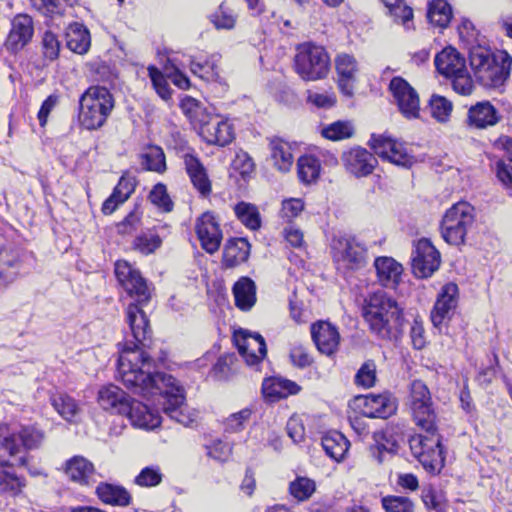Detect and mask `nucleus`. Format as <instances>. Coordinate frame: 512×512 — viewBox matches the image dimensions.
<instances>
[{
  "label": "nucleus",
  "mask_w": 512,
  "mask_h": 512,
  "mask_svg": "<svg viewBox=\"0 0 512 512\" xmlns=\"http://www.w3.org/2000/svg\"><path fill=\"white\" fill-rule=\"evenodd\" d=\"M149 77L156 93L165 101L171 98L172 90L162 72L154 66L148 68Z\"/></svg>",
  "instance_id": "53"
},
{
  "label": "nucleus",
  "mask_w": 512,
  "mask_h": 512,
  "mask_svg": "<svg viewBox=\"0 0 512 512\" xmlns=\"http://www.w3.org/2000/svg\"><path fill=\"white\" fill-rule=\"evenodd\" d=\"M389 89L401 114L407 119H417L420 114V101L416 90L401 77H394L390 81Z\"/></svg>",
  "instance_id": "12"
},
{
  "label": "nucleus",
  "mask_w": 512,
  "mask_h": 512,
  "mask_svg": "<svg viewBox=\"0 0 512 512\" xmlns=\"http://www.w3.org/2000/svg\"><path fill=\"white\" fill-rule=\"evenodd\" d=\"M320 170V162L313 155L301 156L297 161L298 177L305 184L315 182L319 178Z\"/></svg>",
  "instance_id": "38"
},
{
  "label": "nucleus",
  "mask_w": 512,
  "mask_h": 512,
  "mask_svg": "<svg viewBox=\"0 0 512 512\" xmlns=\"http://www.w3.org/2000/svg\"><path fill=\"white\" fill-rule=\"evenodd\" d=\"M207 450L209 457L220 462L227 461L232 453V447L221 440L213 442L211 446L207 447Z\"/></svg>",
  "instance_id": "63"
},
{
  "label": "nucleus",
  "mask_w": 512,
  "mask_h": 512,
  "mask_svg": "<svg viewBox=\"0 0 512 512\" xmlns=\"http://www.w3.org/2000/svg\"><path fill=\"white\" fill-rule=\"evenodd\" d=\"M475 208L465 201L450 207L441 221V235L445 242L453 246L464 245L466 236L475 223Z\"/></svg>",
  "instance_id": "6"
},
{
  "label": "nucleus",
  "mask_w": 512,
  "mask_h": 512,
  "mask_svg": "<svg viewBox=\"0 0 512 512\" xmlns=\"http://www.w3.org/2000/svg\"><path fill=\"white\" fill-rule=\"evenodd\" d=\"M377 380L376 364L373 360L365 361L355 375V384L363 388H371Z\"/></svg>",
  "instance_id": "49"
},
{
  "label": "nucleus",
  "mask_w": 512,
  "mask_h": 512,
  "mask_svg": "<svg viewBox=\"0 0 512 512\" xmlns=\"http://www.w3.org/2000/svg\"><path fill=\"white\" fill-rule=\"evenodd\" d=\"M42 52L47 60L54 61L60 52V41L56 34L46 31L42 36Z\"/></svg>",
  "instance_id": "60"
},
{
  "label": "nucleus",
  "mask_w": 512,
  "mask_h": 512,
  "mask_svg": "<svg viewBox=\"0 0 512 512\" xmlns=\"http://www.w3.org/2000/svg\"><path fill=\"white\" fill-rule=\"evenodd\" d=\"M374 267L379 283L386 288H395L400 282L403 267L392 257H377Z\"/></svg>",
  "instance_id": "27"
},
{
  "label": "nucleus",
  "mask_w": 512,
  "mask_h": 512,
  "mask_svg": "<svg viewBox=\"0 0 512 512\" xmlns=\"http://www.w3.org/2000/svg\"><path fill=\"white\" fill-rule=\"evenodd\" d=\"M142 166L146 170L162 172L165 169V155L160 147H150L142 156Z\"/></svg>",
  "instance_id": "48"
},
{
  "label": "nucleus",
  "mask_w": 512,
  "mask_h": 512,
  "mask_svg": "<svg viewBox=\"0 0 512 512\" xmlns=\"http://www.w3.org/2000/svg\"><path fill=\"white\" fill-rule=\"evenodd\" d=\"M334 261L349 270H359L367 263V249L355 237H334L331 244Z\"/></svg>",
  "instance_id": "10"
},
{
  "label": "nucleus",
  "mask_w": 512,
  "mask_h": 512,
  "mask_svg": "<svg viewBox=\"0 0 512 512\" xmlns=\"http://www.w3.org/2000/svg\"><path fill=\"white\" fill-rule=\"evenodd\" d=\"M369 145L379 157L395 165L408 168L414 163V157L407 151L403 143L387 135L372 134Z\"/></svg>",
  "instance_id": "11"
},
{
  "label": "nucleus",
  "mask_w": 512,
  "mask_h": 512,
  "mask_svg": "<svg viewBox=\"0 0 512 512\" xmlns=\"http://www.w3.org/2000/svg\"><path fill=\"white\" fill-rule=\"evenodd\" d=\"M33 6L47 17L62 16L65 13L67 4L63 0H32Z\"/></svg>",
  "instance_id": "50"
},
{
  "label": "nucleus",
  "mask_w": 512,
  "mask_h": 512,
  "mask_svg": "<svg viewBox=\"0 0 512 512\" xmlns=\"http://www.w3.org/2000/svg\"><path fill=\"white\" fill-rule=\"evenodd\" d=\"M233 339L239 354L244 358L247 365H257L266 356V343L260 334L239 330L234 333Z\"/></svg>",
  "instance_id": "14"
},
{
  "label": "nucleus",
  "mask_w": 512,
  "mask_h": 512,
  "mask_svg": "<svg viewBox=\"0 0 512 512\" xmlns=\"http://www.w3.org/2000/svg\"><path fill=\"white\" fill-rule=\"evenodd\" d=\"M496 173L498 179L504 184H512V157L497 162Z\"/></svg>",
  "instance_id": "64"
},
{
  "label": "nucleus",
  "mask_w": 512,
  "mask_h": 512,
  "mask_svg": "<svg viewBox=\"0 0 512 512\" xmlns=\"http://www.w3.org/2000/svg\"><path fill=\"white\" fill-rule=\"evenodd\" d=\"M162 473L157 466L143 468L135 477V484L141 487H154L161 483Z\"/></svg>",
  "instance_id": "54"
},
{
  "label": "nucleus",
  "mask_w": 512,
  "mask_h": 512,
  "mask_svg": "<svg viewBox=\"0 0 512 512\" xmlns=\"http://www.w3.org/2000/svg\"><path fill=\"white\" fill-rule=\"evenodd\" d=\"M305 203L301 198H289L282 201L280 216L286 222L297 218L304 210Z\"/></svg>",
  "instance_id": "59"
},
{
  "label": "nucleus",
  "mask_w": 512,
  "mask_h": 512,
  "mask_svg": "<svg viewBox=\"0 0 512 512\" xmlns=\"http://www.w3.org/2000/svg\"><path fill=\"white\" fill-rule=\"evenodd\" d=\"M55 410L67 421H74L80 409L75 399L67 394H58L52 397Z\"/></svg>",
  "instance_id": "42"
},
{
  "label": "nucleus",
  "mask_w": 512,
  "mask_h": 512,
  "mask_svg": "<svg viewBox=\"0 0 512 512\" xmlns=\"http://www.w3.org/2000/svg\"><path fill=\"white\" fill-rule=\"evenodd\" d=\"M469 63L476 81L485 88H499L510 77L512 56L505 50L493 51L476 45L469 50Z\"/></svg>",
  "instance_id": "3"
},
{
  "label": "nucleus",
  "mask_w": 512,
  "mask_h": 512,
  "mask_svg": "<svg viewBox=\"0 0 512 512\" xmlns=\"http://www.w3.org/2000/svg\"><path fill=\"white\" fill-rule=\"evenodd\" d=\"M440 253L428 239H420L412 257L413 273L420 278L430 277L440 266Z\"/></svg>",
  "instance_id": "13"
},
{
  "label": "nucleus",
  "mask_w": 512,
  "mask_h": 512,
  "mask_svg": "<svg viewBox=\"0 0 512 512\" xmlns=\"http://www.w3.org/2000/svg\"><path fill=\"white\" fill-rule=\"evenodd\" d=\"M315 482L306 477H298L290 484V493L298 500L308 499L315 491Z\"/></svg>",
  "instance_id": "55"
},
{
  "label": "nucleus",
  "mask_w": 512,
  "mask_h": 512,
  "mask_svg": "<svg viewBox=\"0 0 512 512\" xmlns=\"http://www.w3.org/2000/svg\"><path fill=\"white\" fill-rule=\"evenodd\" d=\"M115 275L120 285L137 303L129 304L127 322L130 332L121 345L117 372L123 385L132 393L150 399L159 396L163 412L184 426L194 422L196 413L185 403L184 389L168 374L155 372V364L145 348L149 347L151 329L142 306L151 293L139 270L125 260L115 263Z\"/></svg>",
  "instance_id": "1"
},
{
  "label": "nucleus",
  "mask_w": 512,
  "mask_h": 512,
  "mask_svg": "<svg viewBox=\"0 0 512 512\" xmlns=\"http://www.w3.org/2000/svg\"><path fill=\"white\" fill-rule=\"evenodd\" d=\"M252 410L244 408L236 413L231 414L224 422L225 431L236 433L244 429L245 423L249 421Z\"/></svg>",
  "instance_id": "58"
},
{
  "label": "nucleus",
  "mask_w": 512,
  "mask_h": 512,
  "mask_svg": "<svg viewBox=\"0 0 512 512\" xmlns=\"http://www.w3.org/2000/svg\"><path fill=\"white\" fill-rule=\"evenodd\" d=\"M33 34L34 24L32 17L27 14H18L11 21V28L4 46L7 51L15 54L32 40Z\"/></svg>",
  "instance_id": "17"
},
{
  "label": "nucleus",
  "mask_w": 512,
  "mask_h": 512,
  "mask_svg": "<svg viewBox=\"0 0 512 512\" xmlns=\"http://www.w3.org/2000/svg\"><path fill=\"white\" fill-rule=\"evenodd\" d=\"M408 406L412 419L418 428L433 429L434 423H438V416L435 411L431 392L423 381H412Z\"/></svg>",
  "instance_id": "9"
},
{
  "label": "nucleus",
  "mask_w": 512,
  "mask_h": 512,
  "mask_svg": "<svg viewBox=\"0 0 512 512\" xmlns=\"http://www.w3.org/2000/svg\"><path fill=\"white\" fill-rule=\"evenodd\" d=\"M391 17L396 23L402 24L406 29L413 26V10L404 0H384Z\"/></svg>",
  "instance_id": "39"
},
{
  "label": "nucleus",
  "mask_w": 512,
  "mask_h": 512,
  "mask_svg": "<svg viewBox=\"0 0 512 512\" xmlns=\"http://www.w3.org/2000/svg\"><path fill=\"white\" fill-rule=\"evenodd\" d=\"M500 120L499 111L489 101L478 102L468 110L469 126L478 129L495 126Z\"/></svg>",
  "instance_id": "26"
},
{
  "label": "nucleus",
  "mask_w": 512,
  "mask_h": 512,
  "mask_svg": "<svg viewBox=\"0 0 512 512\" xmlns=\"http://www.w3.org/2000/svg\"><path fill=\"white\" fill-rule=\"evenodd\" d=\"M209 19L216 29L230 30L235 27L237 14L225 2H222L218 9L209 16Z\"/></svg>",
  "instance_id": "43"
},
{
  "label": "nucleus",
  "mask_w": 512,
  "mask_h": 512,
  "mask_svg": "<svg viewBox=\"0 0 512 512\" xmlns=\"http://www.w3.org/2000/svg\"><path fill=\"white\" fill-rule=\"evenodd\" d=\"M355 405L368 418H387L396 411L394 401L382 394L356 397Z\"/></svg>",
  "instance_id": "19"
},
{
  "label": "nucleus",
  "mask_w": 512,
  "mask_h": 512,
  "mask_svg": "<svg viewBox=\"0 0 512 512\" xmlns=\"http://www.w3.org/2000/svg\"><path fill=\"white\" fill-rule=\"evenodd\" d=\"M65 472L74 482L91 485L96 482L94 465L82 456H74L66 462Z\"/></svg>",
  "instance_id": "30"
},
{
  "label": "nucleus",
  "mask_w": 512,
  "mask_h": 512,
  "mask_svg": "<svg viewBox=\"0 0 512 512\" xmlns=\"http://www.w3.org/2000/svg\"><path fill=\"white\" fill-rule=\"evenodd\" d=\"M250 244L245 238H232L227 241L223 251V265L234 268L247 261Z\"/></svg>",
  "instance_id": "33"
},
{
  "label": "nucleus",
  "mask_w": 512,
  "mask_h": 512,
  "mask_svg": "<svg viewBox=\"0 0 512 512\" xmlns=\"http://www.w3.org/2000/svg\"><path fill=\"white\" fill-rule=\"evenodd\" d=\"M98 498L105 504L126 507L131 503L132 496L121 485L101 482L96 488Z\"/></svg>",
  "instance_id": "34"
},
{
  "label": "nucleus",
  "mask_w": 512,
  "mask_h": 512,
  "mask_svg": "<svg viewBox=\"0 0 512 512\" xmlns=\"http://www.w3.org/2000/svg\"><path fill=\"white\" fill-rule=\"evenodd\" d=\"M235 305L242 311L250 310L256 302V285L249 277H241L233 286Z\"/></svg>",
  "instance_id": "36"
},
{
  "label": "nucleus",
  "mask_w": 512,
  "mask_h": 512,
  "mask_svg": "<svg viewBox=\"0 0 512 512\" xmlns=\"http://www.w3.org/2000/svg\"><path fill=\"white\" fill-rule=\"evenodd\" d=\"M290 360L298 368L309 367L313 363V358L303 345L295 344L290 349Z\"/></svg>",
  "instance_id": "62"
},
{
  "label": "nucleus",
  "mask_w": 512,
  "mask_h": 512,
  "mask_svg": "<svg viewBox=\"0 0 512 512\" xmlns=\"http://www.w3.org/2000/svg\"><path fill=\"white\" fill-rule=\"evenodd\" d=\"M44 432L34 425L16 431L7 424L0 425V466L26 467L29 450L41 446Z\"/></svg>",
  "instance_id": "4"
},
{
  "label": "nucleus",
  "mask_w": 512,
  "mask_h": 512,
  "mask_svg": "<svg viewBox=\"0 0 512 512\" xmlns=\"http://www.w3.org/2000/svg\"><path fill=\"white\" fill-rule=\"evenodd\" d=\"M79 121L88 130L104 125L113 107L114 100L110 91L102 86H92L81 96Z\"/></svg>",
  "instance_id": "5"
},
{
  "label": "nucleus",
  "mask_w": 512,
  "mask_h": 512,
  "mask_svg": "<svg viewBox=\"0 0 512 512\" xmlns=\"http://www.w3.org/2000/svg\"><path fill=\"white\" fill-rule=\"evenodd\" d=\"M427 18L433 25L446 28L452 19V9L445 0H435L430 3Z\"/></svg>",
  "instance_id": "40"
},
{
  "label": "nucleus",
  "mask_w": 512,
  "mask_h": 512,
  "mask_svg": "<svg viewBox=\"0 0 512 512\" xmlns=\"http://www.w3.org/2000/svg\"><path fill=\"white\" fill-rule=\"evenodd\" d=\"M161 244V238L157 234L153 233L141 234L133 241V247L145 255L153 253L161 246Z\"/></svg>",
  "instance_id": "52"
},
{
  "label": "nucleus",
  "mask_w": 512,
  "mask_h": 512,
  "mask_svg": "<svg viewBox=\"0 0 512 512\" xmlns=\"http://www.w3.org/2000/svg\"><path fill=\"white\" fill-rule=\"evenodd\" d=\"M335 67L340 90L344 95L352 96L358 72L357 61L349 54H340L335 59Z\"/></svg>",
  "instance_id": "22"
},
{
  "label": "nucleus",
  "mask_w": 512,
  "mask_h": 512,
  "mask_svg": "<svg viewBox=\"0 0 512 512\" xmlns=\"http://www.w3.org/2000/svg\"><path fill=\"white\" fill-rule=\"evenodd\" d=\"M429 106L432 117L438 122H446L453 109L451 101L440 95H432Z\"/></svg>",
  "instance_id": "47"
},
{
  "label": "nucleus",
  "mask_w": 512,
  "mask_h": 512,
  "mask_svg": "<svg viewBox=\"0 0 512 512\" xmlns=\"http://www.w3.org/2000/svg\"><path fill=\"white\" fill-rule=\"evenodd\" d=\"M195 231L201 247L207 253L213 254L218 251L223 235L219 223L212 213L205 212L196 219Z\"/></svg>",
  "instance_id": "16"
},
{
  "label": "nucleus",
  "mask_w": 512,
  "mask_h": 512,
  "mask_svg": "<svg viewBox=\"0 0 512 512\" xmlns=\"http://www.w3.org/2000/svg\"><path fill=\"white\" fill-rule=\"evenodd\" d=\"M141 217L142 213L138 207H135L121 222L116 224L117 233L131 235L141 226Z\"/></svg>",
  "instance_id": "56"
},
{
  "label": "nucleus",
  "mask_w": 512,
  "mask_h": 512,
  "mask_svg": "<svg viewBox=\"0 0 512 512\" xmlns=\"http://www.w3.org/2000/svg\"><path fill=\"white\" fill-rule=\"evenodd\" d=\"M200 136L208 143L224 147L234 139L233 125L219 116H209L199 125Z\"/></svg>",
  "instance_id": "15"
},
{
  "label": "nucleus",
  "mask_w": 512,
  "mask_h": 512,
  "mask_svg": "<svg viewBox=\"0 0 512 512\" xmlns=\"http://www.w3.org/2000/svg\"><path fill=\"white\" fill-rule=\"evenodd\" d=\"M66 45L74 53L83 55L88 52L91 37L88 29L80 23H72L66 31Z\"/></svg>",
  "instance_id": "35"
},
{
  "label": "nucleus",
  "mask_w": 512,
  "mask_h": 512,
  "mask_svg": "<svg viewBox=\"0 0 512 512\" xmlns=\"http://www.w3.org/2000/svg\"><path fill=\"white\" fill-rule=\"evenodd\" d=\"M296 73L306 81H315L327 76L330 58L324 47L313 43H302L294 58Z\"/></svg>",
  "instance_id": "8"
},
{
  "label": "nucleus",
  "mask_w": 512,
  "mask_h": 512,
  "mask_svg": "<svg viewBox=\"0 0 512 512\" xmlns=\"http://www.w3.org/2000/svg\"><path fill=\"white\" fill-rule=\"evenodd\" d=\"M381 502L386 512H414V503L408 497L388 495Z\"/></svg>",
  "instance_id": "51"
},
{
  "label": "nucleus",
  "mask_w": 512,
  "mask_h": 512,
  "mask_svg": "<svg viewBox=\"0 0 512 512\" xmlns=\"http://www.w3.org/2000/svg\"><path fill=\"white\" fill-rule=\"evenodd\" d=\"M354 134V127L349 121H336L322 129L323 137L339 141L352 137Z\"/></svg>",
  "instance_id": "46"
},
{
  "label": "nucleus",
  "mask_w": 512,
  "mask_h": 512,
  "mask_svg": "<svg viewBox=\"0 0 512 512\" xmlns=\"http://www.w3.org/2000/svg\"><path fill=\"white\" fill-rule=\"evenodd\" d=\"M131 424L135 427L153 430L161 423V417L158 412L151 410L146 404L132 400L129 402V408L125 413Z\"/></svg>",
  "instance_id": "24"
},
{
  "label": "nucleus",
  "mask_w": 512,
  "mask_h": 512,
  "mask_svg": "<svg viewBox=\"0 0 512 512\" xmlns=\"http://www.w3.org/2000/svg\"><path fill=\"white\" fill-rule=\"evenodd\" d=\"M406 424L404 421L390 422L377 440V460L382 462V453H396L400 444L405 440Z\"/></svg>",
  "instance_id": "23"
},
{
  "label": "nucleus",
  "mask_w": 512,
  "mask_h": 512,
  "mask_svg": "<svg viewBox=\"0 0 512 512\" xmlns=\"http://www.w3.org/2000/svg\"><path fill=\"white\" fill-rule=\"evenodd\" d=\"M150 201L164 212H170L173 209L166 186L162 183L156 184L149 194Z\"/></svg>",
  "instance_id": "57"
},
{
  "label": "nucleus",
  "mask_w": 512,
  "mask_h": 512,
  "mask_svg": "<svg viewBox=\"0 0 512 512\" xmlns=\"http://www.w3.org/2000/svg\"><path fill=\"white\" fill-rule=\"evenodd\" d=\"M299 391L300 386L296 382L280 377L267 378L262 384V393L270 401L295 395Z\"/></svg>",
  "instance_id": "31"
},
{
  "label": "nucleus",
  "mask_w": 512,
  "mask_h": 512,
  "mask_svg": "<svg viewBox=\"0 0 512 512\" xmlns=\"http://www.w3.org/2000/svg\"><path fill=\"white\" fill-rule=\"evenodd\" d=\"M426 434H415L409 438V447L413 456L422 464L425 470L440 472L444 465L441 436L438 433V423L433 429L420 428Z\"/></svg>",
  "instance_id": "7"
},
{
  "label": "nucleus",
  "mask_w": 512,
  "mask_h": 512,
  "mask_svg": "<svg viewBox=\"0 0 512 512\" xmlns=\"http://www.w3.org/2000/svg\"><path fill=\"white\" fill-rule=\"evenodd\" d=\"M98 402L104 410L116 414H124L129 408L130 401L121 388L115 385H109L100 389Z\"/></svg>",
  "instance_id": "29"
},
{
  "label": "nucleus",
  "mask_w": 512,
  "mask_h": 512,
  "mask_svg": "<svg viewBox=\"0 0 512 512\" xmlns=\"http://www.w3.org/2000/svg\"><path fill=\"white\" fill-rule=\"evenodd\" d=\"M190 69L194 75L206 81L216 80L219 77L217 66L213 59L197 60L191 58Z\"/></svg>",
  "instance_id": "45"
},
{
  "label": "nucleus",
  "mask_w": 512,
  "mask_h": 512,
  "mask_svg": "<svg viewBox=\"0 0 512 512\" xmlns=\"http://www.w3.org/2000/svg\"><path fill=\"white\" fill-rule=\"evenodd\" d=\"M237 218L243 225L251 230H257L261 226V217L258 208L250 203L239 202L234 208Z\"/></svg>",
  "instance_id": "41"
},
{
  "label": "nucleus",
  "mask_w": 512,
  "mask_h": 512,
  "mask_svg": "<svg viewBox=\"0 0 512 512\" xmlns=\"http://www.w3.org/2000/svg\"><path fill=\"white\" fill-rule=\"evenodd\" d=\"M346 170L355 177H364L373 172L377 159L372 153L361 147H355L342 154Z\"/></svg>",
  "instance_id": "20"
},
{
  "label": "nucleus",
  "mask_w": 512,
  "mask_h": 512,
  "mask_svg": "<svg viewBox=\"0 0 512 512\" xmlns=\"http://www.w3.org/2000/svg\"><path fill=\"white\" fill-rule=\"evenodd\" d=\"M180 108L194 124L200 125L205 118H208L205 108L193 97L185 96L180 102Z\"/></svg>",
  "instance_id": "44"
},
{
  "label": "nucleus",
  "mask_w": 512,
  "mask_h": 512,
  "mask_svg": "<svg viewBox=\"0 0 512 512\" xmlns=\"http://www.w3.org/2000/svg\"><path fill=\"white\" fill-rule=\"evenodd\" d=\"M458 286L455 283H447L442 288L431 311V321L435 327H439L447 319H450L458 303Z\"/></svg>",
  "instance_id": "18"
},
{
  "label": "nucleus",
  "mask_w": 512,
  "mask_h": 512,
  "mask_svg": "<svg viewBox=\"0 0 512 512\" xmlns=\"http://www.w3.org/2000/svg\"><path fill=\"white\" fill-rule=\"evenodd\" d=\"M184 164L187 174L189 175L195 189L203 197L210 195L212 190L211 181L208 177L206 168L201 161L192 154H185Z\"/></svg>",
  "instance_id": "28"
},
{
  "label": "nucleus",
  "mask_w": 512,
  "mask_h": 512,
  "mask_svg": "<svg viewBox=\"0 0 512 512\" xmlns=\"http://www.w3.org/2000/svg\"><path fill=\"white\" fill-rule=\"evenodd\" d=\"M270 159L273 166L280 172H288L294 162L291 144L281 138L269 140Z\"/></svg>",
  "instance_id": "32"
},
{
  "label": "nucleus",
  "mask_w": 512,
  "mask_h": 512,
  "mask_svg": "<svg viewBox=\"0 0 512 512\" xmlns=\"http://www.w3.org/2000/svg\"><path fill=\"white\" fill-rule=\"evenodd\" d=\"M363 317L371 333L379 339L398 341L403 334V309L383 291H377L365 300Z\"/></svg>",
  "instance_id": "2"
},
{
  "label": "nucleus",
  "mask_w": 512,
  "mask_h": 512,
  "mask_svg": "<svg viewBox=\"0 0 512 512\" xmlns=\"http://www.w3.org/2000/svg\"><path fill=\"white\" fill-rule=\"evenodd\" d=\"M311 336L317 349L327 356L333 355L340 343V334L335 326L327 321H318L311 326Z\"/></svg>",
  "instance_id": "21"
},
{
  "label": "nucleus",
  "mask_w": 512,
  "mask_h": 512,
  "mask_svg": "<svg viewBox=\"0 0 512 512\" xmlns=\"http://www.w3.org/2000/svg\"><path fill=\"white\" fill-rule=\"evenodd\" d=\"M321 445L330 458L340 461L348 451L349 441L342 433L333 431L322 437Z\"/></svg>",
  "instance_id": "37"
},
{
  "label": "nucleus",
  "mask_w": 512,
  "mask_h": 512,
  "mask_svg": "<svg viewBox=\"0 0 512 512\" xmlns=\"http://www.w3.org/2000/svg\"><path fill=\"white\" fill-rule=\"evenodd\" d=\"M434 63L437 71L447 78L463 72L466 68V60L463 55L451 46L445 47L436 54Z\"/></svg>",
  "instance_id": "25"
},
{
  "label": "nucleus",
  "mask_w": 512,
  "mask_h": 512,
  "mask_svg": "<svg viewBox=\"0 0 512 512\" xmlns=\"http://www.w3.org/2000/svg\"><path fill=\"white\" fill-rule=\"evenodd\" d=\"M450 78L452 79V86L455 92L464 96L470 95L472 93L474 85L466 68L463 72L461 71V73H458Z\"/></svg>",
  "instance_id": "61"
}]
</instances>
